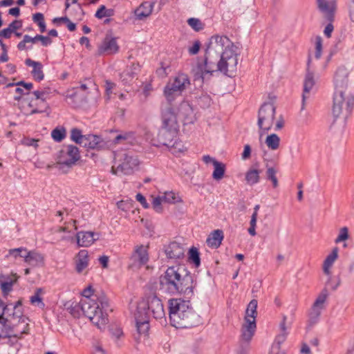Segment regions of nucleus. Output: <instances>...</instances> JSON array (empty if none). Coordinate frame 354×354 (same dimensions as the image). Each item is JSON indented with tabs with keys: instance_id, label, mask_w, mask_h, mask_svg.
<instances>
[{
	"instance_id": "nucleus-6",
	"label": "nucleus",
	"mask_w": 354,
	"mask_h": 354,
	"mask_svg": "<svg viewBox=\"0 0 354 354\" xmlns=\"http://www.w3.org/2000/svg\"><path fill=\"white\" fill-rule=\"evenodd\" d=\"M10 310L5 315V317L0 316V324L5 330H8L13 337H21L23 334L27 333L28 324L26 318L23 317L22 308H12L11 304Z\"/></svg>"
},
{
	"instance_id": "nucleus-17",
	"label": "nucleus",
	"mask_w": 354,
	"mask_h": 354,
	"mask_svg": "<svg viewBox=\"0 0 354 354\" xmlns=\"http://www.w3.org/2000/svg\"><path fill=\"white\" fill-rule=\"evenodd\" d=\"M178 115L185 125L194 124L196 120V113L192 106L186 102H183L180 104Z\"/></svg>"
},
{
	"instance_id": "nucleus-64",
	"label": "nucleus",
	"mask_w": 354,
	"mask_h": 354,
	"mask_svg": "<svg viewBox=\"0 0 354 354\" xmlns=\"http://www.w3.org/2000/svg\"><path fill=\"white\" fill-rule=\"evenodd\" d=\"M269 354H286L284 351L280 350V346L272 344Z\"/></svg>"
},
{
	"instance_id": "nucleus-8",
	"label": "nucleus",
	"mask_w": 354,
	"mask_h": 354,
	"mask_svg": "<svg viewBox=\"0 0 354 354\" xmlns=\"http://www.w3.org/2000/svg\"><path fill=\"white\" fill-rule=\"evenodd\" d=\"M257 301L252 299L248 305L241 328V341L249 344L254 335L257 315Z\"/></svg>"
},
{
	"instance_id": "nucleus-42",
	"label": "nucleus",
	"mask_w": 354,
	"mask_h": 354,
	"mask_svg": "<svg viewBox=\"0 0 354 354\" xmlns=\"http://www.w3.org/2000/svg\"><path fill=\"white\" fill-rule=\"evenodd\" d=\"M189 259L195 264L196 268L199 267L201 264V259L199 252L197 248L192 247L189 251Z\"/></svg>"
},
{
	"instance_id": "nucleus-44",
	"label": "nucleus",
	"mask_w": 354,
	"mask_h": 354,
	"mask_svg": "<svg viewBox=\"0 0 354 354\" xmlns=\"http://www.w3.org/2000/svg\"><path fill=\"white\" fill-rule=\"evenodd\" d=\"M328 290L326 288H324L321 293L318 295L317 298L315 301L313 306H315L317 307L323 308H324V304L326 301V299L328 297Z\"/></svg>"
},
{
	"instance_id": "nucleus-15",
	"label": "nucleus",
	"mask_w": 354,
	"mask_h": 354,
	"mask_svg": "<svg viewBox=\"0 0 354 354\" xmlns=\"http://www.w3.org/2000/svg\"><path fill=\"white\" fill-rule=\"evenodd\" d=\"M317 9L326 21H334L337 10L335 0H317Z\"/></svg>"
},
{
	"instance_id": "nucleus-48",
	"label": "nucleus",
	"mask_w": 354,
	"mask_h": 354,
	"mask_svg": "<svg viewBox=\"0 0 354 354\" xmlns=\"http://www.w3.org/2000/svg\"><path fill=\"white\" fill-rule=\"evenodd\" d=\"M246 180L250 184H254L259 180V172L257 170H250L246 174Z\"/></svg>"
},
{
	"instance_id": "nucleus-47",
	"label": "nucleus",
	"mask_w": 354,
	"mask_h": 354,
	"mask_svg": "<svg viewBox=\"0 0 354 354\" xmlns=\"http://www.w3.org/2000/svg\"><path fill=\"white\" fill-rule=\"evenodd\" d=\"M51 136L55 141L60 142L66 136V130L64 128H56L54 130H53Z\"/></svg>"
},
{
	"instance_id": "nucleus-33",
	"label": "nucleus",
	"mask_w": 354,
	"mask_h": 354,
	"mask_svg": "<svg viewBox=\"0 0 354 354\" xmlns=\"http://www.w3.org/2000/svg\"><path fill=\"white\" fill-rule=\"evenodd\" d=\"M44 291L42 288H39L35 290L33 295L30 297V302L31 304L35 305L41 309L44 308L45 304L43 301L42 295Z\"/></svg>"
},
{
	"instance_id": "nucleus-19",
	"label": "nucleus",
	"mask_w": 354,
	"mask_h": 354,
	"mask_svg": "<svg viewBox=\"0 0 354 354\" xmlns=\"http://www.w3.org/2000/svg\"><path fill=\"white\" fill-rule=\"evenodd\" d=\"M178 129L161 127L158 139L160 144L168 147L177 138Z\"/></svg>"
},
{
	"instance_id": "nucleus-11",
	"label": "nucleus",
	"mask_w": 354,
	"mask_h": 354,
	"mask_svg": "<svg viewBox=\"0 0 354 354\" xmlns=\"http://www.w3.org/2000/svg\"><path fill=\"white\" fill-rule=\"evenodd\" d=\"M146 304L140 301L133 313L136 326L138 334L146 336L149 329V314L147 311Z\"/></svg>"
},
{
	"instance_id": "nucleus-37",
	"label": "nucleus",
	"mask_w": 354,
	"mask_h": 354,
	"mask_svg": "<svg viewBox=\"0 0 354 354\" xmlns=\"http://www.w3.org/2000/svg\"><path fill=\"white\" fill-rule=\"evenodd\" d=\"M280 145V138L275 133L267 136V147L272 150H277Z\"/></svg>"
},
{
	"instance_id": "nucleus-58",
	"label": "nucleus",
	"mask_w": 354,
	"mask_h": 354,
	"mask_svg": "<svg viewBox=\"0 0 354 354\" xmlns=\"http://www.w3.org/2000/svg\"><path fill=\"white\" fill-rule=\"evenodd\" d=\"M288 333H281L277 335L274 339L273 344H277L281 346V344L285 342L287 337Z\"/></svg>"
},
{
	"instance_id": "nucleus-14",
	"label": "nucleus",
	"mask_w": 354,
	"mask_h": 354,
	"mask_svg": "<svg viewBox=\"0 0 354 354\" xmlns=\"http://www.w3.org/2000/svg\"><path fill=\"white\" fill-rule=\"evenodd\" d=\"M119 49L117 37L107 33L99 45L97 52L99 55H112L118 53Z\"/></svg>"
},
{
	"instance_id": "nucleus-1",
	"label": "nucleus",
	"mask_w": 354,
	"mask_h": 354,
	"mask_svg": "<svg viewBox=\"0 0 354 354\" xmlns=\"http://www.w3.org/2000/svg\"><path fill=\"white\" fill-rule=\"evenodd\" d=\"M240 51L227 37L213 35L207 44L204 64H198L192 69L195 80H203L206 75L219 71L233 77L237 71Z\"/></svg>"
},
{
	"instance_id": "nucleus-30",
	"label": "nucleus",
	"mask_w": 354,
	"mask_h": 354,
	"mask_svg": "<svg viewBox=\"0 0 354 354\" xmlns=\"http://www.w3.org/2000/svg\"><path fill=\"white\" fill-rule=\"evenodd\" d=\"M88 265V251L85 250H80L77 255L75 270L78 273H81Z\"/></svg>"
},
{
	"instance_id": "nucleus-27",
	"label": "nucleus",
	"mask_w": 354,
	"mask_h": 354,
	"mask_svg": "<svg viewBox=\"0 0 354 354\" xmlns=\"http://www.w3.org/2000/svg\"><path fill=\"white\" fill-rule=\"evenodd\" d=\"M25 63L27 66L32 67L31 74L35 80L40 82L44 79L43 65L40 62L28 58L26 59Z\"/></svg>"
},
{
	"instance_id": "nucleus-7",
	"label": "nucleus",
	"mask_w": 354,
	"mask_h": 354,
	"mask_svg": "<svg viewBox=\"0 0 354 354\" xmlns=\"http://www.w3.org/2000/svg\"><path fill=\"white\" fill-rule=\"evenodd\" d=\"M140 161L138 156L131 151H121L115 155V164L111 167L113 174L130 175L138 169Z\"/></svg>"
},
{
	"instance_id": "nucleus-57",
	"label": "nucleus",
	"mask_w": 354,
	"mask_h": 354,
	"mask_svg": "<svg viewBox=\"0 0 354 354\" xmlns=\"http://www.w3.org/2000/svg\"><path fill=\"white\" fill-rule=\"evenodd\" d=\"M106 86V95L107 99H110L111 95L112 93V90L115 88V84L111 81L106 80L105 82Z\"/></svg>"
},
{
	"instance_id": "nucleus-50",
	"label": "nucleus",
	"mask_w": 354,
	"mask_h": 354,
	"mask_svg": "<svg viewBox=\"0 0 354 354\" xmlns=\"http://www.w3.org/2000/svg\"><path fill=\"white\" fill-rule=\"evenodd\" d=\"M50 93V89L49 88H45L40 91H35L32 93L34 96H37L40 100L46 101L49 94Z\"/></svg>"
},
{
	"instance_id": "nucleus-28",
	"label": "nucleus",
	"mask_w": 354,
	"mask_h": 354,
	"mask_svg": "<svg viewBox=\"0 0 354 354\" xmlns=\"http://www.w3.org/2000/svg\"><path fill=\"white\" fill-rule=\"evenodd\" d=\"M223 232L221 230H214L206 240L207 245L210 248H218L223 239Z\"/></svg>"
},
{
	"instance_id": "nucleus-5",
	"label": "nucleus",
	"mask_w": 354,
	"mask_h": 354,
	"mask_svg": "<svg viewBox=\"0 0 354 354\" xmlns=\"http://www.w3.org/2000/svg\"><path fill=\"white\" fill-rule=\"evenodd\" d=\"M171 324L176 328L192 327L198 321V316L189 301L171 299L169 301Z\"/></svg>"
},
{
	"instance_id": "nucleus-4",
	"label": "nucleus",
	"mask_w": 354,
	"mask_h": 354,
	"mask_svg": "<svg viewBox=\"0 0 354 354\" xmlns=\"http://www.w3.org/2000/svg\"><path fill=\"white\" fill-rule=\"evenodd\" d=\"M75 308H81L84 314L100 329L103 328L107 324L109 304L104 292L83 298L80 304H75L71 309V314H73V310Z\"/></svg>"
},
{
	"instance_id": "nucleus-2",
	"label": "nucleus",
	"mask_w": 354,
	"mask_h": 354,
	"mask_svg": "<svg viewBox=\"0 0 354 354\" xmlns=\"http://www.w3.org/2000/svg\"><path fill=\"white\" fill-rule=\"evenodd\" d=\"M161 288L171 294L181 293L192 296L195 287L194 277L182 266H171L160 277Z\"/></svg>"
},
{
	"instance_id": "nucleus-18",
	"label": "nucleus",
	"mask_w": 354,
	"mask_h": 354,
	"mask_svg": "<svg viewBox=\"0 0 354 354\" xmlns=\"http://www.w3.org/2000/svg\"><path fill=\"white\" fill-rule=\"evenodd\" d=\"M162 126L178 129L177 115L170 105H167L162 110Z\"/></svg>"
},
{
	"instance_id": "nucleus-61",
	"label": "nucleus",
	"mask_w": 354,
	"mask_h": 354,
	"mask_svg": "<svg viewBox=\"0 0 354 354\" xmlns=\"http://www.w3.org/2000/svg\"><path fill=\"white\" fill-rule=\"evenodd\" d=\"M136 200L141 203V205H142V207L144 208L147 209L149 207V204L147 202L145 197L142 194L139 193L136 196Z\"/></svg>"
},
{
	"instance_id": "nucleus-32",
	"label": "nucleus",
	"mask_w": 354,
	"mask_h": 354,
	"mask_svg": "<svg viewBox=\"0 0 354 354\" xmlns=\"http://www.w3.org/2000/svg\"><path fill=\"white\" fill-rule=\"evenodd\" d=\"M102 139L96 135H87L86 136L83 145L90 149H97L101 147Z\"/></svg>"
},
{
	"instance_id": "nucleus-49",
	"label": "nucleus",
	"mask_w": 354,
	"mask_h": 354,
	"mask_svg": "<svg viewBox=\"0 0 354 354\" xmlns=\"http://www.w3.org/2000/svg\"><path fill=\"white\" fill-rule=\"evenodd\" d=\"M322 52V38L320 36H317L315 38V57L319 59L321 57Z\"/></svg>"
},
{
	"instance_id": "nucleus-52",
	"label": "nucleus",
	"mask_w": 354,
	"mask_h": 354,
	"mask_svg": "<svg viewBox=\"0 0 354 354\" xmlns=\"http://www.w3.org/2000/svg\"><path fill=\"white\" fill-rule=\"evenodd\" d=\"M257 214L256 212H254V213L252 215L251 221H250V226L248 228V232L251 236H254L256 234L255 232V227L257 223Z\"/></svg>"
},
{
	"instance_id": "nucleus-24",
	"label": "nucleus",
	"mask_w": 354,
	"mask_h": 354,
	"mask_svg": "<svg viewBox=\"0 0 354 354\" xmlns=\"http://www.w3.org/2000/svg\"><path fill=\"white\" fill-rule=\"evenodd\" d=\"M24 261L31 266H39L44 265V256L39 252L35 250H30L25 253V256H23Z\"/></svg>"
},
{
	"instance_id": "nucleus-29",
	"label": "nucleus",
	"mask_w": 354,
	"mask_h": 354,
	"mask_svg": "<svg viewBox=\"0 0 354 354\" xmlns=\"http://www.w3.org/2000/svg\"><path fill=\"white\" fill-rule=\"evenodd\" d=\"M139 69L138 64H132L130 66L127 67L121 74L120 79L124 84H129L137 74Z\"/></svg>"
},
{
	"instance_id": "nucleus-39",
	"label": "nucleus",
	"mask_w": 354,
	"mask_h": 354,
	"mask_svg": "<svg viewBox=\"0 0 354 354\" xmlns=\"http://www.w3.org/2000/svg\"><path fill=\"white\" fill-rule=\"evenodd\" d=\"M277 173V170L275 168H267V180L272 182L273 188H277L279 185Z\"/></svg>"
},
{
	"instance_id": "nucleus-25",
	"label": "nucleus",
	"mask_w": 354,
	"mask_h": 354,
	"mask_svg": "<svg viewBox=\"0 0 354 354\" xmlns=\"http://www.w3.org/2000/svg\"><path fill=\"white\" fill-rule=\"evenodd\" d=\"M37 39H40L42 45L44 46L52 43V39L49 37L37 35L35 37H31L30 36L26 35L24 36L23 40L18 44L17 48L19 50H23L26 48V43L34 44L37 41Z\"/></svg>"
},
{
	"instance_id": "nucleus-40",
	"label": "nucleus",
	"mask_w": 354,
	"mask_h": 354,
	"mask_svg": "<svg viewBox=\"0 0 354 354\" xmlns=\"http://www.w3.org/2000/svg\"><path fill=\"white\" fill-rule=\"evenodd\" d=\"M171 149L172 153L183 152L187 150L186 147L182 141L178 140L177 138L171 142V145L168 146Z\"/></svg>"
},
{
	"instance_id": "nucleus-55",
	"label": "nucleus",
	"mask_w": 354,
	"mask_h": 354,
	"mask_svg": "<svg viewBox=\"0 0 354 354\" xmlns=\"http://www.w3.org/2000/svg\"><path fill=\"white\" fill-rule=\"evenodd\" d=\"M201 44L200 41L196 40L194 41L193 44L188 48V52L190 55H196L201 48Z\"/></svg>"
},
{
	"instance_id": "nucleus-53",
	"label": "nucleus",
	"mask_w": 354,
	"mask_h": 354,
	"mask_svg": "<svg viewBox=\"0 0 354 354\" xmlns=\"http://www.w3.org/2000/svg\"><path fill=\"white\" fill-rule=\"evenodd\" d=\"M93 354H107L106 350L103 348L102 344L100 342H95L93 344Z\"/></svg>"
},
{
	"instance_id": "nucleus-22",
	"label": "nucleus",
	"mask_w": 354,
	"mask_h": 354,
	"mask_svg": "<svg viewBox=\"0 0 354 354\" xmlns=\"http://www.w3.org/2000/svg\"><path fill=\"white\" fill-rule=\"evenodd\" d=\"M131 259L136 266H140L146 264L149 260L147 246L143 245L136 246Z\"/></svg>"
},
{
	"instance_id": "nucleus-54",
	"label": "nucleus",
	"mask_w": 354,
	"mask_h": 354,
	"mask_svg": "<svg viewBox=\"0 0 354 354\" xmlns=\"http://www.w3.org/2000/svg\"><path fill=\"white\" fill-rule=\"evenodd\" d=\"M110 330H111L112 336L114 338H115L116 340L120 339L124 335L123 331H122V328H120V327L113 326L110 329Z\"/></svg>"
},
{
	"instance_id": "nucleus-13",
	"label": "nucleus",
	"mask_w": 354,
	"mask_h": 354,
	"mask_svg": "<svg viewBox=\"0 0 354 354\" xmlns=\"http://www.w3.org/2000/svg\"><path fill=\"white\" fill-rule=\"evenodd\" d=\"M149 314L156 319H162L165 317V313L162 301L156 295H149L145 299Z\"/></svg>"
},
{
	"instance_id": "nucleus-56",
	"label": "nucleus",
	"mask_w": 354,
	"mask_h": 354,
	"mask_svg": "<svg viewBox=\"0 0 354 354\" xmlns=\"http://www.w3.org/2000/svg\"><path fill=\"white\" fill-rule=\"evenodd\" d=\"M38 142L39 140L30 138H25L21 141L24 145L28 147H34L35 149L38 147Z\"/></svg>"
},
{
	"instance_id": "nucleus-35",
	"label": "nucleus",
	"mask_w": 354,
	"mask_h": 354,
	"mask_svg": "<svg viewBox=\"0 0 354 354\" xmlns=\"http://www.w3.org/2000/svg\"><path fill=\"white\" fill-rule=\"evenodd\" d=\"M163 202L167 203L175 204L182 203L183 200L178 194L174 192H165L162 194Z\"/></svg>"
},
{
	"instance_id": "nucleus-23",
	"label": "nucleus",
	"mask_w": 354,
	"mask_h": 354,
	"mask_svg": "<svg viewBox=\"0 0 354 354\" xmlns=\"http://www.w3.org/2000/svg\"><path fill=\"white\" fill-rule=\"evenodd\" d=\"M165 252L168 258L178 259L184 257L185 250L180 243L174 241L166 246Z\"/></svg>"
},
{
	"instance_id": "nucleus-46",
	"label": "nucleus",
	"mask_w": 354,
	"mask_h": 354,
	"mask_svg": "<svg viewBox=\"0 0 354 354\" xmlns=\"http://www.w3.org/2000/svg\"><path fill=\"white\" fill-rule=\"evenodd\" d=\"M26 252V248H19L15 249H10L8 251V254L6 255V257H13L15 259H17L18 257H22L25 256V253Z\"/></svg>"
},
{
	"instance_id": "nucleus-45",
	"label": "nucleus",
	"mask_w": 354,
	"mask_h": 354,
	"mask_svg": "<svg viewBox=\"0 0 354 354\" xmlns=\"http://www.w3.org/2000/svg\"><path fill=\"white\" fill-rule=\"evenodd\" d=\"M152 198V207L153 209L158 213H161L162 212V203L163 202L162 196H151Z\"/></svg>"
},
{
	"instance_id": "nucleus-38",
	"label": "nucleus",
	"mask_w": 354,
	"mask_h": 354,
	"mask_svg": "<svg viewBox=\"0 0 354 354\" xmlns=\"http://www.w3.org/2000/svg\"><path fill=\"white\" fill-rule=\"evenodd\" d=\"M114 15L113 9H107L105 6L102 5L97 10L95 16L97 19H102L104 17H109Z\"/></svg>"
},
{
	"instance_id": "nucleus-63",
	"label": "nucleus",
	"mask_w": 354,
	"mask_h": 354,
	"mask_svg": "<svg viewBox=\"0 0 354 354\" xmlns=\"http://www.w3.org/2000/svg\"><path fill=\"white\" fill-rule=\"evenodd\" d=\"M21 27V21L18 20H15L12 23H10L8 26V28L14 32L15 30L19 29Z\"/></svg>"
},
{
	"instance_id": "nucleus-36",
	"label": "nucleus",
	"mask_w": 354,
	"mask_h": 354,
	"mask_svg": "<svg viewBox=\"0 0 354 354\" xmlns=\"http://www.w3.org/2000/svg\"><path fill=\"white\" fill-rule=\"evenodd\" d=\"M322 309V308L313 305L308 315V323L310 326H313L318 322L321 315Z\"/></svg>"
},
{
	"instance_id": "nucleus-60",
	"label": "nucleus",
	"mask_w": 354,
	"mask_h": 354,
	"mask_svg": "<svg viewBox=\"0 0 354 354\" xmlns=\"http://www.w3.org/2000/svg\"><path fill=\"white\" fill-rule=\"evenodd\" d=\"M328 24L324 28V33L327 38H330L331 37V34L334 30V26L333 25V21H328Z\"/></svg>"
},
{
	"instance_id": "nucleus-16",
	"label": "nucleus",
	"mask_w": 354,
	"mask_h": 354,
	"mask_svg": "<svg viewBox=\"0 0 354 354\" xmlns=\"http://www.w3.org/2000/svg\"><path fill=\"white\" fill-rule=\"evenodd\" d=\"M311 62V57L308 56L307 62L306 74L304 82V90L302 93V105L301 110L305 108L306 100L309 97L310 90L315 85L314 74L313 72L310 71V64Z\"/></svg>"
},
{
	"instance_id": "nucleus-12",
	"label": "nucleus",
	"mask_w": 354,
	"mask_h": 354,
	"mask_svg": "<svg viewBox=\"0 0 354 354\" xmlns=\"http://www.w3.org/2000/svg\"><path fill=\"white\" fill-rule=\"evenodd\" d=\"M79 149L73 145L66 146L61 151L57 167L59 170L65 166L71 167L80 159Z\"/></svg>"
},
{
	"instance_id": "nucleus-59",
	"label": "nucleus",
	"mask_w": 354,
	"mask_h": 354,
	"mask_svg": "<svg viewBox=\"0 0 354 354\" xmlns=\"http://www.w3.org/2000/svg\"><path fill=\"white\" fill-rule=\"evenodd\" d=\"M14 85H17V86H22L24 88H25L28 91H30L33 85L32 83H26L23 81H21V82H19L16 84L15 83H9L6 85V87H10V86H12Z\"/></svg>"
},
{
	"instance_id": "nucleus-9",
	"label": "nucleus",
	"mask_w": 354,
	"mask_h": 354,
	"mask_svg": "<svg viewBox=\"0 0 354 354\" xmlns=\"http://www.w3.org/2000/svg\"><path fill=\"white\" fill-rule=\"evenodd\" d=\"M15 100H18V106L21 111L26 115L35 113H44L48 109L46 101L40 100L37 96L33 97H23L15 96Z\"/></svg>"
},
{
	"instance_id": "nucleus-26",
	"label": "nucleus",
	"mask_w": 354,
	"mask_h": 354,
	"mask_svg": "<svg viewBox=\"0 0 354 354\" xmlns=\"http://www.w3.org/2000/svg\"><path fill=\"white\" fill-rule=\"evenodd\" d=\"M17 278L18 277L16 274L10 275H0V286L4 295H7L12 290V286L17 281Z\"/></svg>"
},
{
	"instance_id": "nucleus-10",
	"label": "nucleus",
	"mask_w": 354,
	"mask_h": 354,
	"mask_svg": "<svg viewBox=\"0 0 354 354\" xmlns=\"http://www.w3.org/2000/svg\"><path fill=\"white\" fill-rule=\"evenodd\" d=\"M189 84V80L187 75L180 74L170 80L166 85L164 93L167 100L169 102L175 97L180 95L183 91Z\"/></svg>"
},
{
	"instance_id": "nucleus-31",
	"label": "nucleus",
	"mask_w": 354,
	"mask_h": 354,
	"mask_svg": "<svg viewBox=\"0 0 354 354\" xmlns=\"http://www.w3.org/2000/svg\"><path fill=\"white\" fill-rule=\"evenodd\" d=\"M339 249L337 247H335L330 254H329L324 261L323 271L326 274H330V268L333 266L335 261L338 257Z\"/></svg>"
},
{
	"instance_id": "nucleus-20",
	"label": "nucleus",
	"mask_w": 354,
	"mask_h": 354,
	"mask_svg": "<svg viewBox=\"0 0 354 354\" xmlns=\"http://www.w3.org/2000/svg\"><path fill=\"white\" fill-rule=\"evenodd\" d=\"M77 243L79 247H88L100 238L99 234L81 231L77 233Z\"/></svg>"
},
{
	"instance_id": "nucleus-43",
	"label": "nucleus",
	"mask_w": 354,
	"mask_h": 354,
	"mask_svg": "<svg viewBox=\"0 0 354 354\" xmlns=\"http://www.w3.org/2000/svg\"><path fill=\"white\" fill-rule=\"evenodd\" d=\"M188 25L195 31H200L204 28V24L198 18H189L187 19Z\"/></svg>"
},
{
	"instance_id": "nucleus-51",
	"label": "nucleus",
	"mask_w": 354,
	"mask_h": 354,
	"mask_svg": "<svg viewBox=\"0 0 354 354\" xmlns=\"http://www.w3.org/2000/svg\"><path fill=\"white\" fill-rule=\"evenodd\" d=\"M348 230L346 227H344L340 229L338 236L335 239V243H339L342 241H344L348 239Z\"/></svg>"
},
{
	"instance_id": "nucleus-41",
	"label": "nucleus",
	"mask_w": 354,
	"mask_h": 354,
	"mask_svg": "<svg viewBox=\"0 0 354 354\" xmlns=\"http://www.w3.org/2000/svg\"><path fill=\"white\" fill-rule=\"evenodd\" d=\"M86 136L82 134V131L76 128L71 129V138L77 144L82 145Z\"/></svg>"
},
{
	"instance_id": "nucleus-62",
	"label": "nucleus",
	"mask_w": 354,
	"mask_h": 354,
	"mask_svg": "<svg viewBox=\"0 0 354 354\" xmlns=\"http://www.w3.org/2000/svg\"><path fill=\"white\" fill-rule=\"evenodd\" d=\"M251 147L249 145H245L244 147L243 152L241 154L243 160H247L250 157Z\"/></svg>"
},
{
	"instance_id": "nucleus-3",
	"label": "nucleus",
	"mask_w": 354,
	"mask_h": 354,
	"mask_svg": "<svg viewBox=\"0 0 354 354\" xmlns=\"http://www.w3.org/2000/svg\"><path fill=\"white\" fill-rule=\"evenodd\" d=\"M335 91L333 96L332 112L335 119L341 115L346 119L351 114L354 106V97L348 93L346 95L348 85V73L344 68H339L334 77Z\"/></svg>"
},
{
	"instance_id": "nucleus-21",
	"label": "nucleus",
	"mask_w": 354,
	"mask_h": 354,
	"mask_svg": "<svg viewBox=\"0 0 354 354\" xmlns=\"http://www.w3.org/2000/svg\"><path fill=\"white\" fill-rule=\"evenodd\" d=\"M153 6L154 3L149 1H145L141 3L139 7L134 10L136 19L139 21L145 20L151 15Z\"/></svg>"
},
{
	"instance_id": "nucleus-34",
	"label": "nucleus",
	"mask_w": 354,
	"mask_h": 354,
	"mask_svg": "<svg viewBox=\"0 0 354 354\" xmlns=\"http://www.w3.org/2000/svg\"><path fill=\"white\" fill-rule=\"evenodd\" d=\"M214 171L212 178L216 181L221 180L223 177L225 171V165L221 162L214 161Z\"/></svg>"
}]
</instances>
